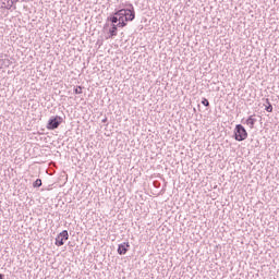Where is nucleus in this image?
I'll return each instance as SVG.
<instances>
[{
  "instance_id": "nucleus-1",
  "label": "nucleus",
  "mask_w": 279,
  "mask_h": 279,
  "mask_svg": "<svg viewBox=\"0 0 279 279\" xmlns=\"http://www.w3.org/2000/svg\"><path fill=\"white\" fill-rule=\"evenodd\" d=\"M116 16H120V21H134L136 19V12L134 11V5L129 4L128 9H120L116 11Z\"/></svg>"
},
{
  "instance_id": "nucleus-2",
  "label": "nucleus",
  "mask_w": 279,
  "mask_h": 279,
  "mask_svg": "<svg viewBox=\"0 0 279 279\" xmlns=\"http://www.w3.org/2000/svg\"><path fill=\"white\" fill-rule=\"evenodd\" d=\"M233 138L239 143L245 141L247 138V130L243 124H236L233 131Z\"/></svg>"
},
{
  "instance_id": "nucleus-3",
  "label": "nucleus",
  "mask_w": 279,
  "mask_h": 279,
  "mask_svg": "<svg viewBox=\"0 0 279 279\" xmlns=\"http://www.w3.org/2000/svg\"><path fill=\"white\" fill-rule=\"evenodd\" d=\"M63 121H64V119L62 117L52 116L48 120L46 128H47V130H58V128H60V125H62Z\"/></svg>"
},
{
  "instance_id": "nucleus-4",
  "label": "nucleus",
  "mask_w": 279,
  "mask_h": 279,
  "mask_svg": "<svg viewBox=\"0 0 279 279\" xmlns=\"http://www.w3.org/2000/svg\"><path fill=\"white\" fill-rule=\"evenodd\" d=\"M64 241H69L68 230H63L57 235L54 245H57V247H62V245H64Z\"/></svg>"
},
{
  "instance_id": "nucleus-5",
  "label": "nucleus",
  "mask_w": 279,
  "mask_h": 279,
  "mask_svg": "<svg viewBox=\"0 0 279 279\" xmlns=\"http://www.w3.org/2000/svg\"><path fill=\"white\" fill-rule=\"evenodd\" d=\"M128 250H130V242H123L118 245V254L120 256L128 254Z\"/></svg>"
},
{
  "instance_id": "nucleus-6",
  "label": "nucleus",
  "mask_w": 279,
  "mask_h": 279,
  "mask_svg": "<svg viewBox=\"0 0 279 279\" xmlns=\"http://www.w3.org/2000/svg\"><path fill=\"white\" fill-rule=\"evenodd\" d=\"M107 21H109L111 23V25H117L119 23V21H121V16L116 15V13H113L107 17Z\"/></svg>"
},
{
  "instance_id": "nucleus-7",
  "label": "nucleus",
  "mask_w": 279,
  "mask_h": 279,
  "mask_svg": "<svg viewBox=\"0 0 279 279\" xmlns=\"http://www.w3.org/2000/svg\"><path fill=\"white\" fill-rule=\"evenodd\" d=\"M256 119L254 118V116H250L247 119H246V125H248V128L251 130H254V125H256Z\"/></svg>"
},
{
  "instance_id": "nucleus-8",
  "label": "nucleus",
  "mask_w": 279,
  "mask_h": 279,
  "mask_svg": "<svg viewBox=\"0 0 279 279\" xmlns=\"http://www.w3.org/2000/svg\"><path fill=\"white\" fill-rule=\"evenodd\" d=\"M119 32V28H117V24H111V27L109 28V38H114Z\"/></svg>"
},
{
  "instance_id": "nucleus-9",
  "label": "nucleus",
  "mask_w": 279,
  "mask_h": 279,
  "mask_svg": "<svg viewBox=\"0 0 279 279\" xmlns=\"http://www.w3.org/2000/svg\"><path fill=\"white\" fill-rule=\"evenodd\" d=\"M266 104L268 105L265 108L266 112H274V106H271V102L269 101L268 98L266 99Z\"/></svg>"
},
{
  "instance_id": "nucleus-10",
  "label": "nucleus",
  "mask_w": 279,
  "mask_h": 279,
  "mask_svg": "<svg viewBox=\"0 0 279 279\" xmlns=\"http://www.w3.org/2000/svg\"><path fill=\"white\" fill-rule=\"evenodd\" d=\"M14 3H19V0H9V3L5 5L7 10H12Z\"/></svg>"
},
{
  "instance_id": "nucleus-11",
  "label": "nucleus",
  "mask_w": 279,
  "mask_h": 279,
  "mask_svg": "<svg viewBox=\"0 0 279 279\" xmlns=\"http://www.w3.org/2000/svg\"><path fill=\"white\" fill-rule=\"evenodd\" d=\"M34 189H40V186H43V180L37 179L34 183H33Z\"/></svg>"
},
{
  "instance_id": "nucleus-12",
  "label": "nucleus",
  "mask_w": 279,
  "mask_h": 279,
  "mask_svg": "<svg viewBox=\"0 0 279 279\" xmlns=\"http://www.w3.org/2000/svg\"><path fill=\"white\" fill-rule=\"evenodd\" d=\"M128 22H129V21H125L124 17H122V20H119V23H120V25H121V28L126 27V26H128Z\"/></svg>"
},
{
  "instance_id": "nucleus-13",
  "label": "nucleus",
  "mask_w": 279,
  "mask_h": 279,
  "mask_svg": "<svg viewBox=\"0 0 279 279\" xmlns=\"http://www.w3.org/2000/svg\"><path fill=\"white\" fill-rule=\"evenodd\" d=\"M74 94H75V95H82V86H76V87L74 88Z\"/></svg>"
},
{
  "instance_id": "nucleus-14",
  "label": "nucleus",
  "mask_w": 279,
  "mask_h": 279,
  "mask_svg": "<svg viewBox=\"0 0 279 279\" xmlns=\"http://www.w3.org/2000/svg\"><path fill=\"white\" fill-rule=\"evenodd\" d=\"M202 105L205 106V108H208L210 106V101H208L206 98H203Z\"/></svg>"
},
{
  "instance_id": "nucleus-15",
  "label": "nucleus",
  "mask_w": 279,
  "mask_h": 279,
  "mask_svg": "<svg viewBox=\"0 0 279 279\" xmlns=\"http://www.w3.org/2000/svg\"><path fill=\"white\" fill-rule=\"evenodd\" d=\"M116 27H117V29H119V27H121V22H118V23L116 24Z\"/></svg>"
},
{
  "instance_id": "nucleus-16",
  "label": "nucleus",
  "mask_w": 279,
  "mask_h": 279,
  "mask_svg": "<svg viewBox=\"0 0 279 279\" xmlns=\"http://www.w3.org/2000/svg\"><path fill=\"white\" fill-rule=\"evenodd\" d=\"M101 123H108V118L102 119Z\"/></svg>"
},
{
  "instance_id": "nucleus-17",
  "label": "nucleus",
  "mask_w": 279,
  "mask_h": 279,
  "mask_svg": "<svg viewBox=\"0 0 279 279\" xmlns=\"http://www.w3.org/2000/svg\"><path fill=\"white\" fill-rule=\"evenodd\" d=\"M0 279H5V275L0 274Z\"/></svg>"
},
{
  "instance_id": "nucleus-18",
  "label": "nucleus",
  "mask_w": 279,
  "mask_h": 279,
  "mask_svg": "<svg viewBox=\"0 0 279 279\" xmlns=\"http://www.w3.org/2000/svg\"><path fill=\"white\" fill-rule=\"evenodd\" d=\"M108 25H110V24L106 23V24H105V27H108Z\"/></svg>"
},
{
  "instance_id": "nucleus-19",
  "label": "nucleus",
  "mask_w": 279,
  "mask_h": 279,
  "mask_svg": "<svg viewBox=\"0 0 279 279\" xmlns=\"http://www.w3.org/2000/svg\"><path fill=\"white\" fill-rule=\"evenodd\" d=\"M8 1V3H10V0H7Z\"/></svg>"
}]
</instances>
